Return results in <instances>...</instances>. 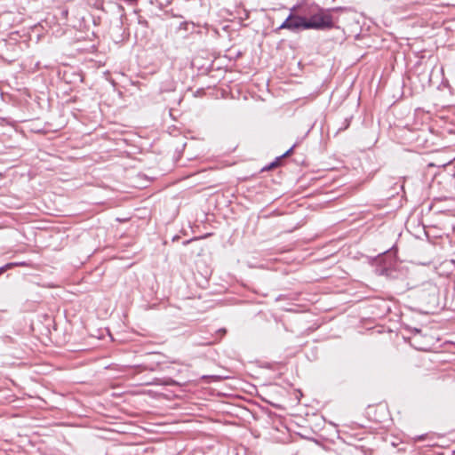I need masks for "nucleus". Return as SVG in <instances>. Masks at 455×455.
Listing matches in <instances>:
<instances>
[{
    "mask_svg": "<svg viewBox=\"0 0 455 455\" xmlns=\"http://www.w3.org/2000/svg\"><path fill=\"white\" fill-rule=\"evenodd\" d=\"M307 29L326 30L334 28L332 16L323 11L306 18Z\"/></svg>",
    "mask_w": 455,
    "mask_h": 455,
    "instance_id": "nucleus-1",
    "label": "nucleus"
},
{
    "mask_svg": "<svg viewBox=\"0 0 455 455\" xmlns=\"http://www.w3.org/2000/svg\"><path fill=\"white\" fill-rule=\"evenodd\" d=\"M296 6L291 8L290 14L276 30L288 29L291 32H299L307 29L306 17L295 14Z\"/></svg>",
    "mask_w": 455,
    "mask_h": 455,
    "instance_id": "nucleus-2",
    "label": "nucleus"
},
{
    "mask_svg": "<svg viewBox=\"0 0 455 455\" xmlns=\"http://www.w3.org/2000/svg\"><path fill=\"white\" fill-rule=\"evenodd\" d=\"M419 299L427 306L435 307L438 305L439 289L433 283H426L419 291Z\"/></svg>",
    "mask_w": 455,
    "mask_h": 455,
    "instance_id": "nucleus-3",
    "label": "nucleus"
},
{
    "mask_svg": "<svg viewBox=\"0 0 455 455\" xmlns=\"http://www.w3.org/2000/svg\"><path fill=\"white\" fill-rule=\"evenodd\" d=\"M281 164V157H276L275 161H273L272 163H270L269 164L264 166L262 169H261V172H267V171H270L274 168H276L278 167L279 165Z\"/></svg>",
    "mask_w": 455,
    "mask_h": 455,
    "instance_id": "nucleus-4",
    "label": "nucleus"
},
{
    "mask_svg": "<svg viewBox=\"0 0 455 455\" xmlns=\"http://www.w3.org/2000/svg\"><path fill=\"white\" fill-rule=\"evenodd\" d=\"M350 120H351V117L350 118H346L344 120L342 125L338 128L336 133H339L340 132H343V131L347 130L349 127V125H350Z\"/></svg>",
    "mask_w": 455,
    "mask_h": 455,
    "instance_id": "nucleus-5",
    "label": "nucleus"
},
{
    "mask_svg": "<svg viewBox=\"0 0 455 455\" xmlns=\"http://www.w3.org/2000/svg\"><path fill=\"white\" fill-rule=\"evenodd\" d=\"M6 265H11V269L15 267H28V264L27 262H25V261L9 262Z\"/></svg>",
    "mask_w": 455,
    "mask_h": 455,
    "instance_id": "nucleus-6",
    "label": "nucleus"
},
{
    "mask_svg": "<svg viewBox=\"0 0 455 455\" xmlns=\"http://www.w3.org/2000/svg\"><path fill=\"white\" fill-rule=\"evenodd\" d=\"M295 148V145H293L291 148H290L286 152H284L282 156H280L279 157H281V160L288 156H290L292 151H293V148Z\"/></svg>",
    "mask_w": 455,
    "mask_h": 455,
    "instance_id": "nucleus-7",
    "label": "nucleus"
},
{
    "mask_svg": "<svg viewBox=\"0 0 455 455\" xmlns=\"http://www.w3.org/2000/svg\"><path fill=\"white\" fill-rule=\"evenodd\" d=\"M10 269H11V265H6L5 264V265L0 267V275H3L7 270H10Z\"/></svg>",
    "mask_w": 455,
    "mask_h": 455,
    "instance_id": "nucleus-8",
    "label": "nucleus"
},
{
    "mask_svg": "<svg viewBox=\"0 0 455 455\" xmlns=\"http://www.w3.org/2000/svg\"><path fill=\"white\" fill-rule=\"evenodd\" d=\"M426 438V435H421L416 437V440L418 441H423Z\"/></svg>",
    "mask_w": 455,
    "mask_h": 455,
    "instance_id": "nucleus-9",
    "label": "nucleus"
},
{
    "mask_svg": "<svg viewBox=\"0 0 455 455\" xmlns=\"http://www.w3.org/2000/svg\"><path fill=\"white\" fill-rule=\"evenodd\" d=\"M123 1L125 3H128V4H133V3L137 2V0H123Z\"/></svg>",
    "mask_w": 455,
    "mask_h": 455,
    "instance_id": "nucleus-10",
    "label": "nucleus"
},
{
    "mask_svg": "<svg viewBox=\"0 0 455 455\" xmlns=\"http://www.w3.org/2000/svg\"><path fill=\"white\" fill-rule=\"evenodd\" d=\"M189 242H190V241H188H188L183 242V243H184V244H188Z\"/></svg>",
    "mask_w": 455,
    "mask_h": 455,
    "instance_id": "nucleus-11",
    "label": "nucleus"
}]
</instances>
